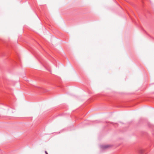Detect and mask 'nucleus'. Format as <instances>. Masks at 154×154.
I'll list each match as a JSON object with an SVG mask.
<instances>
[{"label": "nucleus", "instance_id": "obj_1", "mask_svg": "<svg viewBox=\"0 0 154 154\" xmlns=\"http://www.w3.org/2000/svg\"><path fill=\"white\" fill-rule=\"evenodd\" d=\"M111 146L110 145H101L100 147L101 148L103 149H107Z\"/></svg>", "mask_w": 154, "mask_h": 154}, {"label": "nucleus", "instance_id": "obj_2", "mask_svg": "<svg viewBox=\"0 0 154 154\" xmlns=\"http://www.w3.org/2000/svg\"><path fill=\"white\" fill-rule=\"evenodd\" d=\"M144 151L142 149H140L139 151V153L140 154H143Z\"/></svg>", "mask_w": 154, "mask_h": 154}, {"label": "nucleus", "instance_id": "obj_3", "mask_svg": "<svg viewBox=\"0 0 154 154\" xmlns=\"http://www.w3.org/2000/svg\"><path fill=\"white\" fill-rule=\"evenodd\" d=\"M45 154H48L46 151H45Z\"/></svg>", "mask_w": 154, "mask_h": 154}]
</instances>
